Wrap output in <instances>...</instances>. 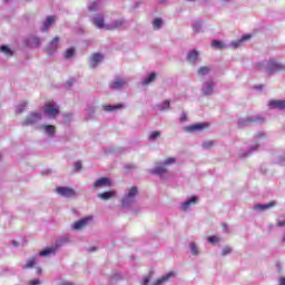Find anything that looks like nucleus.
I'll list each match as a JSON object with an SVG mask.
<instances>
[{"label":"nucleus","instance_id":"obj_1","mask_svg":"<svg viewBox=\"0 0 285 285\" xmlns=\"http://www.w3.org/2000/svg\"><path fill=\"white\" fill-rule=\"evenodd\" d=\"M262 68H265L267 75H273V72H278V70H283L284 66L277 63L275 59H269L268 61H263L259 63Z\"/></svg>","mask_w":285,"mask_h":285},{"label":"nucleus","instance_id":"obj_2","mask_svg":"<svg viewBox=\"0 0 285 285\" xmlns=\"http://www.w3.org/2000/svg\"><path fill=\"white\" fill-rule=\"evenodd\" d=\"M43 112L47 117H57L59 115V106L55 101H48L45 105Z\"/></svg>","mask_w":285,"mask_h":285},{"label":"nucleus","instance_id":"obj_3","mask_svg":"<svg viewBox=\"0 0 285 285\" xmlns=\"http://www.w3.org/2000/svg\"><path fill=\"white\" fill-rule=\"evenodd\" d=\"M264 118L255 116L253 118H242L238 120V128H246V126H253V124H262Z\"/></svg>","mask_w":285,"mask_h":285},{"label":"nucleus","instance_id":"obj_4","mask_svg":"<svg viewBox=\"0 0 285 285\" xmlns=\"http://www.w3.org/2000/svg\"><path fill=\"white\" fill-rule=\"evenodd\" d=\"M137 196V187H131L127 196L122 198V207L128 208L135 203V197Z\"/></svg>","mask_w":285,"mask_h":285},{"label":"nucleus","instance_id":"obj_5","mask_svg":"<svg viewBox=\"0 0 285 285\" xmlns=\"http://www.w3.org/2000/svg\"><path fill=\"white\" fill-rule=\"evenodd\" d=\"M38 121H41V114L40 112H32L22 122V126H35V124H38Z\"/></svg>","mask_w":285,"mask_h":285},{"label":"nucleus","instance_id":"obj_6","mask_svg":"<svg viewBox=\"0 0 285 285\" xmlns=\"http://www.w3.org/2000/svg\"><path fill=\"white\" fill-rule=\"evenodd\" d=\"M128 83V79L121 78V77H116V79L110 82L109 87L111 90H120V88H124Z\"/></svg>","mask_w":285,"mask_h":285},{"label":"nucleus","instance_id":"obj_7","mask_svg":"<svg viewBox=\"0 0 285 285\" xmlns=\"http://www.w3.org/2000/svg\"><path fill=\"white\" fill-rule=\"evenodd\" d=\"M56 193H58V195H61L62 197H75V189L70 187H58L56 189Z\"/></svg>","mask_w":285,"mask_h":285},{"label":"nucleus","instance_id":"obj_8","mask_svg":"<svg viewBox=\"0 0 285 285\" xmlns=\"http://www.w3.org/2000/svg\"><path fill=\"white\" fill-rule=\"evenodd\" d=\"M59 48V37L53 38V40L49 43L47 52L49 57L55 55V51Z\"/></svg>","mask_w":285,"mask_h":285},{"label":"nucleus","instance_id":"obj_9","mask_svg":"<svg viewBox=\"0 0 285 285\" xmlns=\"http://www.w3.org/2000/svg\"><path fill=\"white\" fill-rule=\"evenodd\" d=\"M125 23L126 20L124 19L115 20L110 24H106V30H119Z\"/></svg>","mask_w":285,"mask_h":285},{"label":"nucleus","instance_id":"obj_10","mask_svg":"<svg viewBox=\"0 0 285 285\" xmlns=\"http://www.w3.org/2000/svg\"><path fill=\"white\" fill-rule=\"evenodd\" d=\"M91 22L94 23V26H96V28H98L99 30L106 28V23L104 22V16H95L91 19Z\"/></svg>","mask_w":285,"mask_h":285},{"label":"nucleus","instance_id":"obj_11","mask_svg":"<svg viewBox=\"0 0 285 285\" xmlns=\"http://www.w3.org/2000/svg\"><path fill=\"white\" fill-rule=\"evenodd\" d=\"M204 128H208V124L207 122H198V124L187 127V131L195 132L197 130H204Z\"/></svg>","mask_w":285,"mask_h":285},{"label":"nucleus","instance_id":"obj_12","mask_svg":"<svg viewBox=\"0 0 285 285\" xmlns=\"http://www.w3.org/2000/svg\"><path fill=\"white\" fill-rule=\"evenodd\" d=\"M27 46L30 48H39L41 46V40L35 36H31L27 39Z\"/></svg>","mask_w":285,"mask_h":285},{"label":"nucleus","instance_id":"obj_13","mask_svg":"<svg viewBox=\"0 0 285 285\" xmlns=\"http://www.w3.org/2000/svg\"><path fill=\"white\" fill-rule=\"evenodd\" d=\"M276 204H277V202H275V200H272L268 204H256V205H254V209L259 210V212L268 210V208H273V206H275Z\"/></svg>","mask_w":285,"mask_h":285},{"label":"nucleus","instance_id":"obj_14","mask_svg":"<svg viewBox=\"0 0 285 285\" xmlns=\"http://www.w3.org/2000/svg\"><path fill=\"white\" fill-rule=\"evenodd\" d=\"M59 248V245L46 248L39 253L40 257H48V255H55L57 253V249Z\"/></svg>","mask_w":285,"mask_h":285},{"label":"nucleus","instance_id":"obj_15","mask_svg":"<svg viewBox=\"0 0 285 285\" xmlns=\"http://www.w3.org/2000/svg\"><path fill=\"white\" fill-rule=\"evenodd\" d=\"M269 108H278V110H285V100H271Z\"/></svg>","mask_w":285,"mask_h":285},{"label":"nucleus","instance_id":"obj_16","mask_svg":"<svg viewBox=\"0 0 285 285\" xmlns=\"http://www.w3.org/2000/svg\"><path fill=\"white\" fill-rule=\"evenodd\" d=\"M198 59L199 52H197V50H191L187 53V61H189V63H197Z\"/></svg>","mask_w":285,"mask_h":285},{"label":"nucleus","instance_id":"obj_17","mask_svg":"<svg viewBox=\"0 0 285 285\" xmlns=\"http://www.w3.org/2000/svg\"><path fill=\"white\" fill-rule=\"evenodd\" d=\"M52 23H55V17H52V16L47 17L46 21L42 24L41 31L48 32V30L50 29V26H52Z\"/></svg>","mask_w":285,"mask_h":285},{"label":"nucleus","instance_id":"obj_18","mask_svg":"<svg viewBox=\"0 0 285 285\" xmlns=\"http://www.w3.org/2000/svg\"><path fill=\"white\" fill-rule=\"evenodd\" d=\"M90 217H87V218H82L78 222H76L73 225H72V228L73 230H80V228H83V226H86V224H88V222H90Z\"/></svg>","mask_w":285,"mask_h":285},{"label":"nucleus","instance_id":"obj_19","mask_svg":"<svg viewBox=\"0 0 285 285\" xmlns=\"http://www.w3.org/2000/svg\"><path fill=\"white\" fill-rule=\"evenodd\" d=\"M101 59H104V56L101 53H94L90 59V67L96 68L97 63L101 62Z\"/></svg>","mask_w":285,"mask_h":285},{"label":"nucleus","instance_id":"obj_20","mask_svg":"<svg viewBox=\"0 0 285 285\" xmlns=\"http://www.w3.org/2000/svg\"><path fill=\"white\" fill-rule=\"evenodd\" d=\"M248 39H250V35H244L242 36V38L238 41H233L230 43L232 48H239V46H242V43H244V41H248Z\"/></svg>","mask_w":285,"mask_h":285},{"label":"nucleus","instance_id":"obj_21","mask_svg":"<svg viewBox=\"0 0 285 285\" xmlns=\"http://www.w3.org/2000/svg\"><path fill=\"white\" fill-rule=\"evenodd\" d=\"M191 204H197V197L196 196H193L191 198H189L188 200L183 203L181 206H180L181 210H188V208H190Z\"/></svg>","mask_w":285,"mask_h":285},{"label":"nucleus","instance_id":"obj_22","mask_svg":"<svg viewBox=\"0 0 285 285\" xmlns=\"http://www.w3.org/2000/svg\"><path fill=\"white\" fill-rule=\"evenodd\" d=\"M213 80L207 81L203 85V92L204 95H213Z\"/></svg>","mask_w":285,"mask_h":285},{"label":"nucleus","instance_id":"obj_23","mask_svg":"<svg viewBox=\"0 0 285 285\" xmlns=\"http://www.w3.org/2000/svg\"><path fill=\"white\" fill-rule=\"evenodd\" d=\"M40 128H42L45 130V132H47L49 135V137H55V126L52 125H42Z\"/></svg>","mask_w":285,"mask_h":285},{"label":"nucleus","instance_id":"obj_24","mask_svg":"<svg viewBox=\"0 0 285 285\" xmlns=\"http://www.w3.org/2000/svg\"><path fill=\"white\" fill-rule=\"evenodd\" d=\"M101 186H110V179L100 178L95 183V188H101Z\"/></svg>","mask_w":285,"mask_h":285},{"label":"nucleus","instance_id":"obj_25","mask_svg":"<svg viewBox=\"0 0 285 285\" xmlns=\"http://www.w3.org/2000/svg\"><path fill=\"white\" fill-rule=\"evenodd\" d=\"M102 108L106 112H112V110H119V108H124V105H116V106L105 105Z\"/></svg>","mask_w":285,"mask_h":285},{"label":"nucleus","instance_id":"obj_26","mask_svg":"<svg viewBox=\"0 0 285 285\" xmlns=\"http://www.w3.org/2000/svg\"><path fill=\"white\" fill-rule=\"evenodd\" d=\"M88 8L90 12H97V10L101 8V1L96 0Z\"/></svg>","mask_w":285,"mask_h":285},{"label":"nucleus","instance_id":"obj_27","mask_svg":"<svg viewBox=\"0 0 285 285\" xmlns=\"http://www.w3.org/2000/svg\"><path fill=\"white\" fill-rule=\"evenodd\" d=\"M151 175H164L166 173V167L164 166H158L155 167L154 169H150Z\"/></svg>","mask_w":285,"mask_h":285},{"label":"nucleus","instance_id":"obj_28","mask_svg":"<svg viewBox=\"0 0 285 285\" xmlns=\"http://www.w3.org/2000/svg\"><path fill=\"white\" fill-rule=\"evenodd\" d=\"M156 77H157V73L151 72L147 78L144 79L142 86H148V83H151V81H155Z\"/></svg>","mask_w":285,"mask_h":285},{"label":"nucleus","instance_id":"obj_29","mask_svg":"<svg viewBox=\"0 0 285 285\" xmlns=\"http://www.w3.org/2000/svg\"><path fill=\"white\" fill-rule=\"evenodd\" d=\"M98 197L100 199H110V197H115V191H105L102 194H99Z\"/></svg>","mask_w":285,"mask_h":285},{"label":"nucleus","instance_id":"obj_30","mask_svg":"<svg viewBox=\"0 0 285 285\" xmlns=\"http://www.w3.org/2000/svg\"><path fill=\"white\" fill-rule=\"evenodd\" d=\"M0 52H3L7 57H12V49H9L6 45L0 47Z\"/></svg>","mask_w":285,"mask_h":285},{"label":"nucleus","instance_id":"obj_31","mask_svg":"<svg viewBox=\"0 0 285 285\" xmlns=\"http://www.w3.org/2000/svg\"><path fill=\"white\" fill-rule=\"evenodd\" d=\"M208 72H210V68H208V67H200L198 69L199 77H206V75H208Z\"/></svg>","mask_w":285,"mask_h":285},{"label":"nucleus","instance_id":"obj_32","mask_svg":"<svg viewBox=\"0 0 285 285\" xmlns=\"http://www.w3.org/2000/svg\"><path fill=\"white\" fill-rule=\"evenodd\" d=\"M212 48H216L217 50H222L224 48V42L219 40H213L212 41Z\"/></svg>","mask_w":285,"mask_h":285},{"label":"nucleus","instance_id":"obj_33","mask_svg":"<svg viewBox=\"0 0 285 285\" xmlns=\"http://www.w3.org/2000/svg\"><path fill=\"white\" fill-rule=\"evenodd\" d=\"M153 26H154L155 30H159V28H161V26H164V21L159 18H156L153 22Z\"/></svg>","mask_w":285,"mask_h":285},{"label":"nucleus","instance_id":"obj_34","mask_svg":"<svg viewBox=\"0 0 285 285\" xmlns=\"http://www.w3.org/2000/svg\"><path fill=\"white\" fill-rule=\"evenodd\" d=\"M194 32H202V21L196 20L193 24Z\"/></svg>","mask_w":285,"mask_h":285},{"label":"nucleus","instance_id":"obj_35","mask_svg":"<svg viewBox=\"0 0 285 285\" xmlns=\"http://www.w3.org/2000/svg\"><path fill=\"white\" fill-rule=\"evenodd\" d=\"M170 108V101L165 100L163 104L158 105V110H168Z\"/></svg>","mask_w":285,"mask_h":285},{"label":"nucleus","instance_id":"obj_36","mask_svg":"<svg viewBox=\"0 0 285 285\" xmlns=\"http://www.w3.org/2000/svg\"><path fill=\"white\" fill-rule=\"evenodd\" d=\"M26 106H28V102L22 101V102L17 107L16 112H17L18 115H20V112H23V110H26Z\"/></svg>","mask_w":285,"mask_h":285},{"label":"nucleus","instance_id":"obj_37","mask_svg":"<svg viewBox=\"0 0 285 285\" xmlns=\"http://www.w3.org/2000/svg\"><path fill=\"white\" fill-rule=\"evenodd\" d=\"M37 264V258H31L27 262L26 266L23 268H32Z\"/></svg>","mask_w":285,"mask_h":285},{"label":"nucleus","instance_id":"obj_38","mask_svg":"<svg viewBox=\"0 0 285 285\" xmlns=\"http://www.w3.org/2000/svg\"><path fill=\"white\" fill-rule=\"evenodd\" d=\"M73 55H75V49L69 48V49H67L65 57H66V59H70V57H73Z\"/></svg>","mask_w":285,"mask_h":285},{"label":"nucleus","instance_id":"obj_39","mask_svg":"<svg viewBox=\"0 0 285 285\" xmlns=\"http://www.w3.org/2000/svg\"><path fill=\"white\" fill-rule=\"evenodd\" d=\"M189 248L194 255H199V250L197 249V245H195V243H190Z\"/></svg>","mask_w":285,"mask_h":285},{"label":"nucleus","instance_id":"obj_40","mask_svg":"<svg viewBox=\"0 0 285 285\" xmlns=\"http://www.w3.org/2000/svg\"><path fill=\"white\" fill-rule=\"evenodd\" d=\"M159 135H161L159 131H153L149 135V139L153 141V140L157 139V137H159Z\"/></svg>","mask_w":285,"mask_h":285},{"label":"nucleus","instance_id":"obj_41","mask_svg":"<svg viewBox=\"0 0 285 285\" xmlns=\"http://www.w3.org/2000/svg\"><path fill=\"white\" fill-rule=\"evenodd\" d=\"M257 148H259V145L250 147L249 150L244 155V157H248L250 155V153H255V150H257Z\"/></svg>","mask_w":285,"mask_h":285},{"label":"nucleus","instance_id":"obj_42","mask_svg":"<svg viewBox=\"0 0 285 285\" xmlns=\"http://www.w3.org/2000/svg\"><path fill=\"white\" fill-rule=\"evenodd\" d=\"M207 240L209 242V244H215L219 242V238H217V236H209Z\"/></svg>","mask_w":285,"mask_h":285},{"label":"nucleus","instance_id":"obj_43","mask_svg":"<svg viewBox=\"0 0 285 285\" xmlns=\"http://www.w3.org/2000/svg\"><path fill=\"white\" fill-rule=\"evenodd\" d=\"M170 164H175V158H168L164 161V166H168Z\"/></svg>","mask_w":285,"mask_h":285},{"label":"nucleus","instance_id":"obj_44","mask_svg":"<svg viewBox=\"0 0 285 285\" xmlns=\"http://www.w3.org/2000/svg\"><path fill=\"white\" fill-rule=\"evenodd\" d=\"M233 249L230 247L223 248V256L229 255Z\"/></svg>","mask_w":285,"mask_h":285},{"label":"nucleus","instance_id":"obj_45","mask_svg":"<svg viewBox=\"0 0 285 285\" xmlns=\"http://www.w3.org/2000/svg\"><path fill=\"white\" fill-rule=\"evenodd\" d=\"M150 283V276H144L142 285H148Z\"/></svg>","mask_w":285,"mask_h":285},{"label":"nucleus","instance_id":"obj_46","mask_svg":"<svg viewBox=\"0 0 285 285\" xmlns=\"http://www.w3.org/2000/svg\"><path fill=\"white\" fill-rule=\"evenodd\" d=\"M210 146H213V140L203 142V148H210Z\"/></svg>","mask_w":285,"mask_h":285},{"label":"nucleus","instance_id":"obj_47","mask_svg":"<svg viewBox=\"0 0 285 285\" xmlns=\"http://www.w3.org/2000/svg\"><path fill=\"white\" fill-rule=\"evenodd\" d=\"M73 168L75 170H81V161H76Z\"/></svg>","mask_w":285,"mask_h":285},{"label":"nucleus","instance_id":"obj_48","mask_svg":"<svg viewBox=\"0 0 285 285\" xmlns=\"http://www.w3.org/2000/svg\"><path fill=\"white\" fill-rule=\"evenodd\" d=\"M87 112L89 114V119L95 115V108L90 107Z\"/></svg>","mask_w":285,"mask_h":285},{"label":"nucleus","instance_id":"obj_49","mask_svg":"<svg viewBox=\"0 0 285 285\" xmlns=\"http://www.w3.org/2000/svg\"><path fill=\"white\" fill-rule=\"evenodd\" d=\"M30 285H40L41 284V281H39L38 278L33 279V281H30L29 283Z\"/></svg>","mask_w":285,"mask_h":285},{"label":"nucleus","instance_id":"obj_50","mask_svg":"<svg viewBox=\"0 0 285 285\" xmlns=\"http://www.w3.org/2000/svg\"><path fill=\"white\" fill-rule=\"evenodd\" d=\"M75 83V78H71L67 81V87L70 88Z\"/></svg>","mask_w":285,"mask_h":285},{"label":"nucleus","instance_id":"obj_51","mask_svg":"<svg viewBox=\"0 0 285 285\" xmlns=\"http://www.w3.org/2000/svg\"><path fill=\"white\" fill-rule=\"evenodd\" d=\"M111 279H112V281H115V279H121V274H115V275H112Z\"/></svg>","mask_w":285,"mask_h":285},{"label":"nucleus","instance_id":"obj_52","mask_svg":"<svg viewBox=\"0 0 285 285\" xmlns=\"http://www.w3.org/2000/svg\"><path fill=\"white\" fill-rule=\"evenodd\" d=\"M186 119H187L186 112H183L180 116V121H186Z\"/></svg>","mask_w":285,"mask_h":285},{"label":"nucleus","instance_id":"obj_53","mask_svg":"<svg viewBox=\"0 0 285 285\" xmlns=\"http://www.w3.org/2000/svg\"><path fill=\"white\" fill-rule=\"evenodd\" d=\"M285 225V220H279L278 223H277V226H284Z\"/></svg>","mask_w":285,"mask_h":285},{"label":"nucleus","instance_id":"obj_54","mask_svg":"<svg viewBox=\"0 0 285 285\" xmlns=\"http://www.w3.org/2000/svg\"><path fill=\"white\" fill-rule=\"evenodd\" d=\"M279 285H285V277H284V278H281Z\"/></svg>","mask_w":285,"mask_h":285},{"label":"nucleus","instance_id":"obj_55","mask_svg":"<svg viewBox=\"0 0 285 285\" xmlns=\"http://www.w3.org/2000/svg\"><path fill=\"white\" fill-rule=\"evenodd\" d=\"M224 230L225 233H228V226L226 224H224Z\"/></svg>","mask_w":285,"mask_h":285},{"label":"nucleus","instance_id":"obj_56","mask_svg":"<svg viewBox=\"0 0 285 285\" xmlns=\"http://www.w3.org/2000/svg\"><path fill=\"white\" fill-rule=\"evenodd\" d=\"M12 245H13L14 247H17V246H19V243H17V240H12Z\"/></svg>","mask_w":285,"mask_h":285},{"label":"nucleus","instance_id":"obj_57","mask_svg":"<svg viewBox=\"0 0 285 285\" xmlns=\"http://www.w3.org/2000/svg\"><path fill=\"white\" fill-rule=\"evenodd\" d=\"M255 88H256V90H262L263 86L259 85V86H257V87H255Z\"/></svg>","mask_w":285,"mask_h":285},{"label":"nucleus","instance_id":"obj_58","mask_svg":"<svg viewBox=\"0 0 285 285\" xmlns=\"http://www.w3.org/2000/svg\"><path fill=\"white\" fill-rule=\"evenodd\" d=\"M125 168L130 169L132 168V165H126Z\"/></svg>","mask_w":285,"mask_h":285},{"label":"nucleus","instance_id":"obj_59","mask_svg":"<svg viewBox=\"0 0 285 285\" xmlns=\"http://www.w3.org/2000/svg\"><path fill=\"white\" fill-rule=\"evenodd\" d=\"M264 135H265L264 132H259L257 137H258V138H259V137H264Z\"/></svg>","mask_w":285,"mask_h":285},{"label":"nucleus","instance_id":"obj_60","mask_svg":"<svg viewBox=\"0 0 285 285\" xmlns=\"http://www.w3.org/2000/svg\"><path fill=\"white\" fill-rule=\"evenodd\" d=\"M37 273L38 275H41V268H38Z\"/></svg>","mask_w":285,"mask_h":285},{"label":"nucleus","instance_id":"obj_61","mask_svg":"<svg viewBox=\"0 0 285 285\" xmlns=\"http://www.w3.org/2000/svg\"><path fill=\"white\" fill-rule=\"evenodd\" d=\"M4 1V3H8V1H10V0H3Z\"/></svg>","mask_w":285,"mask_h":285},{"label":"nucleus","instance_id":"obj_62","mask_svg":"<svg viewBox=\"0 0 285 285\" xmlns=\"http://www.w3.org/2000/svg\"><path fill=\"white\" fill-rule=\"evenodd\" d=\"M90 250H91V252H95V247H92Z\"/></svg>","mask_w":285,"mask_h":285},{"label":"nucleus","instance_id":"obj_63","mask_svg":"<svg viewBox=\"0 0 285 285\" xmlns=\"http://www.w3.org/2000/svg\"><path fill=\"white\" fill-rule=\"evenodd\" d=\"M283 242H285V236L283 237Z\"/></svg>","mask_w":285,"mask_h":285},{"label":"nucleus","instance_id":"obj_64","mask_svg":"<svg viewBox=\"0 0 285 285\" xmlns=\"http://www.w3.org/2000/svg\"><path fill=\"white\" fill-rule=\"evenodd\" d=\"M161 1V3H164V0H160Z\"/></svg>","mask_w":285,"mask_h":285}]
</instances>
